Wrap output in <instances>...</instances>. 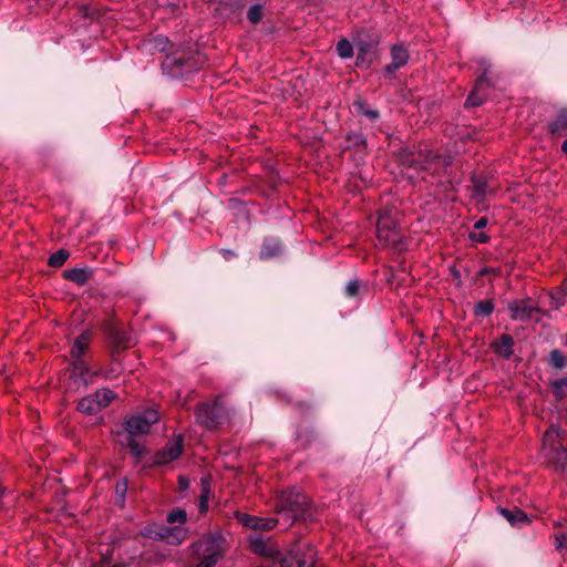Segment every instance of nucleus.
I'll return each mask as SVG.
<instances>
[{"instance_id":"obj_1","label":"nucleus","mask_w":567,"mask_h":567,"mask_svg":"<svg viewBox=\"0 0 567 567\" xmlns=\"http://www.w3.org/2000/svg\"><path fill=\"white\" fill-rule=\"evenodd\" d=\"M400 215L396 207H384L380 210L377 221L378 246L401 254L408 249L402 229L399 226Z\"/></svg>"},{"instance_id":"obj_2","label":"nucleus","mask_w":567,"mask_h":567,"mask_svg":"<svg viewBox=\"0 0 567 567\" xmlns=\"http://www.w3.org/2000/svg\"><path fill=\"white\" fill-rule=\"evenodd\" d=\"M90 343L91 332L85 330L75 338L70 351L72 358L70 378L78 386H87L96 375L82 359Z\"/></svg>"},{"instance_id":"obj_3","label":"nucleus","mask_w":567,"mask_h":567,"mask_svg":"<svg viewBox=\"0 0 567 567\" xmlns=\"http://www.w3.org/2000/svg\"><path fill=\"white\" fill-rule=\"evenodd\" d=\"M543 453L545 460L556 470L565 472L567 470V450L560 441V431L550 426L543 437Z\"/></svg>"},{"instance_id":"obj_4","label":"nucleus","mask_w":567,"mask_h":567,"mask_svg":"<svg viewBox=\"0 0 567 567\" xmlns=\"http://www.w3.org/2000/svg\"><path fill=\"white\" fill-rule=\"evenodd\" d=\"M187 514L184 509L176 508L168 513L167 523L173 526H159L152 537L166 540L168 544L178 545L187 536V529L184 527Z\"/></svg>"},{"instance_id":"obj_5","label":"nucleus","mask_w":567,"mask_h":567,"mask_svg":"<svg viewBox=\"0 0 567 567\" xmlns=\"http://www.w3.org/2000/svg\"><path fill=\"white\" fill-rule=\"evenodd\" d=\"M227 417L225 405L219 401L203 402L195 411L196 423L208 431L216 430Z\"/></svg>"},{"instance_id":"obj_6","label":"nucleus","mask_w":567,"mask_h":567,"mask_svg":"<svg viewBox=\"0 0 567 567\" xmlns=\"http://www.w3.org/2000/svg\"><path fill=\"white\" fill-rule=\"evenodd\" d=\"M282 516H287L291 520L297 518V514L293 511H286L285 508L281 509L278 517H258L245 513H237L236 515L238 522L243 526L260 530L272 529L279 523Z\"/></svg>"},{"instance_id":"obj_7","label":"nucleus","mask_w":567,"mask_h":567,"mask_svg":"<svg viewBox=\"0 0 567 567\" xmlns=\"http://www.w3.org/2000/svg\"><path fill=\"white\" fill-rule=\"evenodd\" d=\"M158 420L159 415L156 410L146 409L127 417L125 421V430L130 435L145 434Z\"/></svg>"},{"instance_id":"obj_8","label":"nucleus","mask_w":567,"mask_h":567,"mask_svg":"<svg viewBox=\"0 0 567 567\" xmlns=\"http://www.w3.org/2000/svg\"><path fill=\"white\" fill-rule=\"evenodd\" d=\"M115 398L110 389H101L94 394L82 398L78 404V410L85 414H95L107 406Z\"/></svg>"},{"instance_id":"obj_9","label":"nucleus","mask_w":567,"mask_h":567,"mask_svg":"<svg viewBox=\"0 0 567 567\" xmlns=\"http://www.w3.org/2000/svg\"><path fill=\"white\" fill-rule=\"evenodd\" d=\"M224 538L219 534L210 535L205 539L200 547L203 548V560L196 567H212L214 566L223 550Z\"/></svg>"},{"instance_id":"obj_10","label":"nucleus","mask_w":567,"mask_h":567,"mask_svg":"<svg viewBox=\"0 0 567 567\" xmlns=\"http://www.w3.org/2000/svg\"><path fill=\"white\" fill-rule=\"evenodd\" d=\"M184 450L183 436L178 435L169 440L166 445L154 455V465H164L177 460Z\"/></svg>"},{"instance_id":"obj_11","label":"nucleus","mask_w":567,"mask_h":567,"mask_svg":"<svg viewBox=\"0 0 567 567\" xmlns=\"http://www.w3.org/2000/svg\"><path fill=\"white\" fill-rule=\"evenodd\" d=\"M391 63L386 64L383 69L384 75L392 78L394 73L408 63V51L400 45H394L391 50Z\"/></svg>"},{"instance_id":"obj_12","label":"nucleus","mask_w":567,"mask_h":567,"mask_svg":"<svg viewBox=\"0 0 567 567\" xmlns=\"http://www.w3.org/2000/svg\"><path fill=\"white\" fill-rule=\"evenodd\" d=\"M163 65L165 69H169L174 76H183L188 74L193 71L194 68L189 59L175 55L167 56Z\"/></svg>"},{"instance_id":"obj_13","label":"nucleus","mask_w":567,"mask_h":567,"mask_svg":"<svg viewBox=\"0 0 567 567\" xmlns=\"http://www.w3.org/2000/svg\"><path fill=\"white\" fill-rule=\"evenodd\" d=\"M63 277L78 286H84L92 279L93 269L89 267L68 269L63 272Z\"/></svg>"},{"instance_id":"obj_14","label":"nucleus","mask_w":567,"mask_h":567,"mask_svg":"<svg viewBox=\"0 0 567 567\" xmlns=\"http://www.w3.org/2000/svg\"><path fill=\"white\" fill-rule=\"evenodd\" d=\"M512 318L514 320H527L532 318L535 307L528 300L514 301L509 305Z\"/></svg>"},{"instance_id":"obj_15","label":"nucleus","mask_w":567,"mask_h":567,"mask_svg":"<svg viewBox=\"0 0 567 567\" xmlns=\"http://www.w3.org/2000/svg\"><path fill=\"white\" fill-rule=\"evenodd\" d=\"M284 247L281 243L276 238H266L262 241L259 258L261 260H268L282 255Z\"/></svg>"},{"instance_id":"obj_16","label":"nucleus","mask_w":567,"mask_h":567,"mask_svg":"<svg viewBox=\"0 0 567 567\" xmlns=\"http://www.w3.org/2000/svg\"><path fill=\"white\" fill-rule=\"evenodd\" d=\"M488 85H489V80L486 76V73H484L483 75H481L476 80L474 89H473V91L471 92V94L468 95V97L466 100V105L467 106H478V105H481L483 103V101H484V95L481 94V93Z\"/></svg>"},{"instance_id":"obj_17","label":"nucleus","mask_w":567,"mask_h":567,"mask_svg":"<svg viewBox=\"0 0 567 567\" xmlns=\"http://www.w3.org/2000/svg\"><path fill=\"white\" fill-rule=\"evenodd\" d=\"M495 353L504 359H509L514 353V339L509 334H502L492 344Z\"/></svg>"},{"instance_id":"obj_18","label":"nucleus","mask_w":567,"mask_h":567,"mask_svg":"<svg viewBox=\"0 0 567 567\" xmlns=\"http://www.w3.org/2000/svg\"><path fill=\"white\" fill-rule=\"evenodd\" d=\"M501 513L514 527H522L530 522L526 513L517 507L513 509L501 508Z\"/></svg>"},{"instance_id":"obj_19","label":"nucleus","mask_w":567,"mask_h":567,"mask_svg":"<svg viewBox=\"0 0 567 567\" xmlns=\"http://www.w3.org/2000/svg\"><path fill=\"white\" fill-rule=\"evenodd\" d=\"M550 132L557 136L567 135V109L561 110L549 125Z\"/></svg>"},{"instance_id":"obj_20","label":"nucleus","mask_w":567,"mask_h":567,"mask_svg":"<svg viewBox=\"0 0 567 567\" xmlns=\"http://www.w3.org/2000/svg\"><path fill=\"white\" fill-rule=\"evenodd\" d=\"M151 44L154 50H157L159 52H165V53L173 52L174 44L171 42V40L167 37L163 35V34H157V35L153 37V39L151 40Z\"/></svg>"},{"instance_id":"obj_21","label":"nucleus","mask_w":567,"mask_h":567,"mask_svg":"<svg viewBox=\"0 0 567 567\" xmlns=\"http://www.w3.org/2000/svg\"><path fill=\"white\" fill-rule=\"evenodd\" d=\"M265 13V4L264 3H254L249 7L247 11V20L251 24H258L261 22Z\"/></svg>"},{"instance_id":"obj_22","label":"nucleus","mask_w":567,"mask_h":567,"mask_svg":"<svg viewBox=\"0 0 567 567\" xmlns=\"http://www.w3.org/2000/svg\"><path fill=\"white\" fill-rule=\"evenodd\" d=\"M551 307L555 309H558L560 306H563L566 302L567 299V282H565L563 286L556 288L551 293Z\"/></svg>"},{"instance_id":"obj_23","label":"nucleus","mask_w":567,"mask_h":567,"mask_svg":"<svg viewBox=\"0 0 567 567\" xmlns=\"http://www.w3.org/2000/svg\"><path fill=\"white\" fill-rule=\"evenodd\" d=\"M554 395L558 400H563L567 396V377L550 381Z\"/></svg>"},{"instance_id":"obj_24","label":"nucleus","mask_w":567,"mask_h":567,"mask_svg":"<svg viewBox=\"0 0 567 567\" xmlns=\"http://www.w3.org/2000/svg\"><path fill=\"white\" fill-rule=\"evenodd\" d=\"M135 435H130L126 440V446L130 449V453L136 460H141L145 453L144 446L134 439Z\"/></svg>"},{"instance_id":"obj_25","label":"nucleus","mask_w":567,"mask_h":567,"mask_svg":"<svg viewBox=\"0 0 567 567\" xmlns=\"http://www.w3.org/2000/svg\"><path fill=\"white\" fill-rule=\"evenodd\" d=\"M494 311L492 300H481L474 305L473 312L477 317H487Z\"/></svg>"},{"instance_id":"obj_26","label":"nucleus","mask_w":567,"mask_h":567,"mask_svg":"<svg viewBox=\"0 0 567 567\" xmlns=\"http://www.w3.org/2000/svg\"><path fill=\"white\" fill-rule=\"evenodd\" d=\"M110 338L117 347H126L131 342V338L117 328H111Z\"/></svg>"},{"instance_id":"obj_27","label":"nucleus","mask_w":567,"mask_h":567,"mask_svg":"<svg viewBox=\"0 0 567 567\" xmlns=\"http://www.w3.org/2000/svg\"><path fill=\"white\" fill-rule=\"evenodd\" d=\"M549 363L556 369H563L567 364V357L558 349L551 350L549 353Z\"/></svg>"},{"instance_id":"obj_28","label":"nucleus","mask_w":567,"mask_h":567,"mask_svg":"<svg viewBox=\"0 0 567 567\" xmlns=\"http://www.w3.org/2000/svg\"><path fill=\"white\" fill-rule=\"evenodd\" d=\"M295 563L297 567H315V553L313 550H308L303 554H298L295 557Z\"/></svg>"},{"instance_id":"obj_29","label":"nucleus","mask_w":567,"mask_h":567,"mask_svg":"<svg viewBox=\"0 0 567 567\" xmlns=\"http://www.w3.org/2000/svg\"><path fill=\"white\" fill-rule=\"evenodd\" d=\"M69 256L70 254L68 250L60 249L50 256L49 265L51 267H61L66 261Z\"/></svg>"},{"instance_id":"obj_30","label":"nucleus","mask_w":567,"mask_h":567,"mask_svg":"<svg viewBox=\"0 0 567 567\" xmlns=\"http://www.w3.org/2000/svg\"><path fill=\"white\" fill-rule=\"evenodd\" d=\"M337 52L341 59H349L353 56V48L352 44L343 39L337 44Z\"/></svg>"},{"instance_id":"obj_31","label":"nucleus","mask_w":567,"mask_h":567,"mask_svg":"<svg viewBox=\"0 0 567 567\" xmlns=\"http://www.w3.org/2000/svg\"><path fill=\"white\" fill-rule=\"evenodd\" d=\"M554 546H555L556 550H558V551H563V550L567 551V533H565V532L556 533L554 535Z\"/></svg>"},{"instance_id":"obj_32","label":"nucleus","mask_w":567,"mask_h":567,"mask_svg":"<svg viewBox=\"0 0 567 567\" xmlns=\"http://www.w3.org/2000/svg\"><path fill=\"white\" fill-rule=\"evenodd\" d=\"M355 106L358 107V110L363 114L365 115L369 120L371 121H375L379 118L380 114L377 110H372V109H369L367 107L365 103L364 102H357L355 103Z\"/></svg>"},{"instance_id":"obj_33","label":"nucleus","mask_w":567,"mask_h":567,"mask_svg":"<svg viewBox=\"0 0 567 567\" xmlns=\"http://www.w3.org/2000/svg\"><path fill=\"white\" fill-rule=\"evenodd\" d=\"M470 239L474 243L485 244L488 243L489 237L485 233L474 229L470 233Z\"/></svg>"},{"instance_id":"obj_34","label":"nucleus","mask_w":567,"mask_h":567,"mask_svg":"<svg viewBox=\"0 0 567 567\" xmlns=\"http://www.w3.org/2000/svg\"><path fill=\"white\" fill-rule=\"evenodd\" d=\"M360 288V281L359 280H350L346 286V295L348 297H355L358 295Z\"/></svg>"},{"instance_id":"obj_35","label":"nucleus","mask_w":567,"mask_h":567,"mask_svg":"<svg viewBox=\"0 0 567 567\" xmlns=\"http://www.w3.org/2000/svg\"><path fill=\"white\" fill-rule=\"evenodd\" d=\"M475 192L480 195H485L487 193L485 183H482L478 179H473Z\"/></svg>"},{"instance_id":"obj_36","label":"nucleus","mask_w":567,"mask_h":567,"mask_svg":"<svg viewBox=\"0 0 567 567\" xmlns=\"http://www.w3.org/2000/svg\"><path fill=\"white\" fill-rule=\"evenodd\" d=\"M190 482L185 476H179L178 478V487L181 492H185L189 488Z\"/></svg>"},{"instance_id":"obj_37","label":"nucleus","mask_w":567,"mask_h":567,"mask_svg":"<svg viewBox=\"0 0 567 567\" xmlns=\"http://www.w3.org/2000/svg\"><path fill=\"white\" fill-rule=\"evenodd\" d=\"M202 485H203V489H202V494L199 496H202V497L208 496V494H209V483H208V478L207 477H203L202 478Z\"/></svg>"},{"instance_id":"obj_38","label":"nucleus","mask_w":567,"mask_h":567,"mask_svg":"<svg viewBox=\"0 0 567 567\" xmlns=\"http://www.w3.org/2000/svg\"><path fill=\"white\" fill-rule=\"evenodd\" d=\"M487 223H488L487 218L486 217H482L477 221H475L474 229L475 230H482L483 228L486 227Z\"/></svg>"},{"instance_id":"obj_39","label":"nucleus","mask_w":567,"mask_h":567,"mask_svg":"<svg viewBox=\"0 0 567 567\" xmlns=\"http://www.w3.org/2000/svg\"><path fill=\"white\" fill-rule=\"evenodd\" d=\"M368 53V45L367 44H360L358 48V56L357 60L363 59L364 55Z\"/></svg>"},{"instance_id":"obj_40","label":"nucleus","mask_w":567,"mask_h":567,"mask_svg":"<svg viewBox=\"0 0 567 567\" xmlns=\"http://www.w3.org/2000/svg\"><path fill=\"white\" fill-rule=\"evenodd\" d=\"M264 547H265L264 542H261V540H254L252 542V549L256 553H264Z\"/></svg>"},{"instance_id":"obj_41","label":"nucleus","mask_w":567,"mask_h":567,"mask_svg":"<svg viewBox=\"0 0 567 567\" xmlns=\"http://www.w3.org/2000/svg\"><path fill=\"white\" fill-rule=\"evenodd\" d=\"M116 494H120L121 496H125V494H126V482H123L122 484L118 483L116 485Z\"/></svg>"},{"instance_id":"obj_42","label":"nucleus","mask_w":567,"mask_h":567,"mask_svg":"<svg viewBox=\"0 0 567 567\" xmlns=\"http://www.w3.org/2000/svg\"><path fill=\"white\" fill-rule=\"evenodd\" d=\"M221 254H223V257H224L226 260H230L231 258H234V257L236 256L235 251L229 250V249H223V250H221Z\"/></svg>"},{"instance_id":"obj_43","label":"nucleus","mask_w":567,"mask_h":567,"mask_svg":"<svg viewBox=\"0 0 567 567\" xmlns=\"http://www.w3.org/2000/svg\"><path fill=\"white\" fill-rule=\"evenodd\" d=\"M200 502H199V511L200 513H204L208 509V499L209 498H199Z\"/></svg>"},{"instance_id":"obj_44","label":"nucleus","mask_w":567,"mask_h":567,"mask_svg":"<svg viewBox=\"0 0 567 567\" xmlns=\"http://www.w3.org/2000/svg\"><path fill=\"white\" fill-rule=\"evenodd\" d=\"M286 496H296V497H299L301 496V492L298 491L296 487H292L290 489V492L286 495Z\"/></svg>"},{"instance_id":"obj_45","label":"nucleus","mask_w":567,"mask_h":567,"mask_svg":"<svg viewBox=\"0 0 567 567\" xmlns=\"http://www.w3.org/2000/svg\"><path fill=\"white\" fill-rule=\"evenodd\" d=\"M422 339H423V334H422V332H420L417 334V340L415 341L419 344V347L422 346V343H423Z\"/></svg>"},{"instance_id":"obj_46","label":"nucleus","mask_w":567,"mask_h":567,"mask_svg":"<svg viewBox=\"0 0 567 567\" xmlns=\"http://www.w3.org/2000/svg\"><path fill=\"white\" fill-rule=\"evenodd\" d=\"M561 150H563L564 153L567 154V138L563 142Z\"/></svg>"}]
</instances>
